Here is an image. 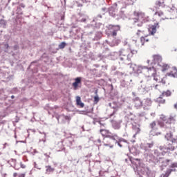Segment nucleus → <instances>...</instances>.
Segmentation results:
<instances>
[{
    "label": "nucleus",
    "mask_w": 177,
    "mask_h": 177,
    "mask_svg": "<svg viewBox=\"0 0 177 177\" xmlns=\"http://www.w3.org/2000/svg\"><path fill=\"white\" fill-rule=\"evenodd\" d=\"M175 117L170 115L167 116L164 114L160 115V120L158 122L160 128H165V129H171L173 132H175V127H171V125L175 123Z\"/></svg>",
    "instance_id": "f257e3e1"
},
{
    "label": "nucleus",
    "mask_w": 177,
    "mask_h": 177,
    "mask_svg": "<svg viewBox=\"0 0 177 177\" xmlns=\"http://www.w3.org/2000/svg\"><path fill=\"white\" fill-rule=\"evenodd\" d=\"M165 8V4L164 3V1H156L153 8V10H155L154 16L157 17L160 21H161V20H165V19H167V17H165V14H164V11L161 10V8Z\"/></svg>",
    "instance_id": "f03ea898"
},
{
    "label": "nucleus",
    "mask_w": 177,
    "mask_h": 177,
    "mask_svg": "<svg viewBox=\"0 0 177 177\" xmlns=\"http://www.w3.org/2000/svg\"><path fill=\"white\" fill-rule=\"evenodd\" d=\"M136 53H138L137 50H131V48H122L119 51L120 59L122 60V62L131 60Z\"/></svg>",
    "instance_id": "7ed1b4c3"
},
{
    "label": "nucleus",
    "mask_w": 177,
    "mask_h": 177,
    "mask_svg": "<svg viewBox=\"0 0 177 177\" xmlns=\"http://www.w3.org/2000/svg\"><path fill=\"white\" fill-rule=\"evenodd\" d=\"M133 16L134 17L133 18V20L134 23H138V21H140L141 23H146V21H147V19H149V17H146L145 12H142L135 11L133 12Z\"/></svg>",
    "instance_id": "20e7f679"
},
{
    "label": "nucleus",
    "mask_w": 177,
    "mask_h": 177,
    "mask_svg": "<svg viewBox=\"0 0 177 177\" xmlns=\"http://www.w3.org/2000/svg\"><path fill=\"white\" fill-rule=\"evenodd\" d=\"M100 132L104 138H109V139H112V140H117V139H118V136L117 134H113L107 129H100Z\"/></svg>",
    "instance_id": "39448f33"
},
{
    "label": "nucleus",
    "mask_w": 177,
    "mask_h": 177,
    "mask_svg": "<svg viewBox=\"0 0 177 177\" xmlns=\"http://www.w3.org/2000/svg\"><path fill=\"white\" fill-rule=\"evenodd\" d=\"M151 68H153V71H145L147 74H145L147 77H153V80L157 82H162V84H165V81L164 80H160V76L156 75V68L154 67H151Z\"/></svg>",
    "instance_id": "423d86ee"
},
{
    "label": "nucleus",
    "mask_w": 177,
    "mask_h": 177,
    "mask_svg": "<svg viewBox=\"0 0 177 177\" xmlns=\"http://www.w3.org/2000/svg\"><path fill=\"white\" fill-rule=\"evenodd\" d=\"M149 128L151 129V134L153 135V136H158V135H161V132L157 131H158V127L156 121L149 124Z\"/></svg>",
    "instance_id": "0eeeda50"
},
{
    "label": "nucleus",
    "mask_w": 177,
    "mask_h": 177,
    "mask_svg": "<svg viewBox=\"0 0 177 177\" xmlns=\"http://www.w3.org/2000/svg\"><path fill=\"white\" fill-rule=\"evenodd\" d=\"M106 27L109 31H112V37H117V32L121 30V26L119 25L109 24Z\"/></svg>",
    "instance_id": "6e6552de"
},
{
    "label": "nucleus",
    "mask_w": 177,
    "mask_h": 177,
    "mask_svg": "<svg viewBox=\"0 0 177 177\" xmlns=\"http://www.w3.org/2000/svg\"><path fill=\"white\" fill-rule=\"evenodd\" d=\"M82 77H78L75 79V82L72 84L74 91H77L79 88H81V81Z\"/></svg>",
    "instance_id": "1a4fd4ad"
},
{
    "label": "nucleus",
    "mask_w": 177,
    "mask_h": 177,
    "mask_svg": "<svg viewBox=\"0 0 177 177\" xmlns=\"http://www.w3.org/2000/svg\"><path fill=\"white\" fill-rule=\"evenodd\" d=\"M160 26L158 25V23L155 24L154 25H152L149 26L148 30L150 35H154L156 32H157V28H159Z\"/></svg>",
    "instance_id": "9d476101"
},
{
    "label": "nucleus",
    "mask_w": 177,
    "mask_h": 177,
    "mask_svg": "<svg viewBox=\"0 0 177 177\" xmlns=\"http://www.w3.org/2000/svg\"><path fill=\"white\" fill-rule=\"evenodd\" d=\"M146 71H154V69L153 68H147L146 66H138L137 70V73L138 74L146 73Z\"/></svg>",
    "instance_id": "9b49d317"
},
{
    "label": "nucleus",
    "mask_w": 177,
    "mask_h": 177,
    "mask_svg": "<svg viewBox=\"0 0 177 177\" xmlns=\"http://www.w3.org/2000/svg\"><path fill=\"white\" fill-rule=\"evenodd\" d=\"M103 145L105 147H109V149L114 147V145L111 143V138L109 140H105L104 138Z\"/></svg>",
    "instance_id": "f8f14e48"
},
{
    "label": "nucleus",
    "mask_w": 177,
    "mask_h": 177,
    "mask_svg": "<svg viewBox=\"0 0 177 177\" xmlns=\"http://www.w3.org/2000/svg\"><path fill=\"white\" fill-rule=\"evenodd\" d=\"M153 62L155 64H158V66H160V63H161V62H162V57H161L160 55H155L153 56Z\"/></svg>",
    "instance_id": "ddd939ff"
},
{
    "label": "nucleus",
    "mask_w": 177,
    "mask_h": 177,
    "mask_svg": "<svg viewBox=\"0 0 177 177\" xmlns=\"http://www.w3.org/2000/svg\"><path fill=\"white\" fill-rule=\"evenodd\" d=\"M133 101L136 107H140L142 106V101H140V98L138 97L133 99Z\"/></svg>",
    "instance_id": "4468645a"
},
{
    "label": "nucleus",
    "mask_w": 177,
    "mask_h": 177,
    "mask_svg": "<svg viewBox=\"0 0 177 177\" xmlns=\"http://www.w3.org/2000/svg\"><path fill=\"white\" fill-rule=\"evenodd\" d=\"M76 104L77 106H80V107H81V109H82L84 107V106H85V104H84V103L81 101V97L77 96L76 97Z\"/></svg>",
    "instance_id": "2eb2a0df"
},
{
    "label": "nucleus",
    "mask_w": 177,
    "mask_h": 177,
    "mask_svg": "<svg viewBox=\"0 0 177 177\" xmlns=\"http://www.w3.org/2000/svg\"><path fill=\"white\" fill-rule=\"evenodd\" d=\"M162 67V71H167L169 68V65L167 64H159Z\"/></svg>",
    "instance_id": "dca6fc26"
},
{
    "label": "nucleus",
    "mask_w": 177,
    "mask_h": 177,
    "mask_svg": "<svg viewBox=\"0 0 177 177\" xmlns=\"http://www.w3.org/2000/svg\"><path fill=\"white\" fill-rule=\"evenodd\" d=\"M170 133H167L165 136V138L167 139V140H171V139H172V132L171 131L174 130H171V129H167Z\"/></svg>",
    "instance_id": "f3484780"
},
{
    "label": "nucleus",
    "mask_w": 177,
    "mask_h": 177,
    "mask_svg": "<svg viewBox=\"0 0 177 177\" xmlns=\"http://www.w3.org/2000/svg\"><path fill=\"white\" fill-rule=\"evenodd\" d=\"M142 45H145V42H149V39L147 37H141L140 38Z\"/></svg>",
    "instance_id": "a211bd4d"
},
{
    "label": "nucleus",
    "mask_w": 177,
    "mask_h": 177,
    "mask_svg": "<svg viewBox=\"0 0 177 177\" xmlns=\"http://www.w3.org/2000/svg\"><path fill=\"white\" fill-rule=\"evenodd\" d=\"M66 45H67V44H66V42L62 41L60 44H59V49H64V48H66Z\"/></svg>",
    "instance_id": "6ab92c4d"
},
{
    "label": "nucleus",
    "mask_w": 177,
    "mask_h": 177,
    "mask_svg": "<svg viewBox=\"0 0 177 177\" xmlns=\"http://www.w3.org/2000/svg\"><path fill=\"white\" fill-rule=\"evenodd\" d=\"M162 95H160L158 99V103H160L161 104H163V103H165V100L162 99V97H161Z\"/></svg>",
    "instance_id": "aec40b11"
},
{
    "label": "nucleus",
    "mask_w": 177,
    "mask_h": 177,
    "mask_svg": "<svg viewBox=\"0 0 177 177\" xmlns=\"http://www.w3.org/2000/svg\"><path fill=\"white\" fill-rule=\"evenodd\" d=\"M162 96H167V97L171 96V91H165V92H163V93H162Z\"/></svg>",
    "instance_id": "412c9836"
},
{
    "label": "nucleus",
    "mask_w": 177,
    "mask_h": 177,
    "mask_svg": "<svg viewBox=\"0 0 177 177\" xmlns=\"http://www.w3.org/2000/svg\"><path fill=\"white\" fill-rule=\"evenodd\" d=\"M46 168L47 172H53V171H55V169L52 168V167L50 166H46Z\"/></svg>",
    "instance_id": "4be33fe9"
},
{
    "label": "nucleus",
    "mask_w": 177,
    "mask_h": 177,
    "mask_svg": "<svg viewBox=\"0 0 177 177\" xmlns=\"http://www.w3.org/2000/svg\"><path fill=\"white\" fill-rule=\"evenodd\" d=\"M13 176L14 177H25L26 174H17V173H14Z\"/></svg>",
    "instance_id": "5701e85b"
},
{
    "label": "nucleus",
    "mask_w": 177,
    "mask_h": 177,
    "mask_svg": "<svg viewBox=\"0 0 177 177\" xmlns=\"http://www.w3.org/2000/svg\"><path fill=\"white\" fill-rule=\"evenodd\" d=\"M167 150H170L171 151H173V150H175V147L172 146V145H169L167 147Z\"/></svg>",
    "instance_id": "b1692460"
},
{
    "label": "nucleus",
    "mask_w": 177,
    "mask_h": 177,
    "mask_svg": "<svg viewBox=\"0 0 177 177\" xmlns=\"http://www.w3.org/2000/svg\"><path fill=\"white\" fill-rule=\"evenodd\" d=\"M172 171L173 170L171 169H167V171H166L167 176H169V175H171V173L172 172Z\"/></svg>",
    "instance_id": "393cba45"
},
{
    "label": "nucleus",
    "mask_w": 177,
    "mask_h": 177,
    "mask_svg": "<svg viewBox=\"0 0 177 177\" xmlns=\"http://www.w3.org/2000/svg\"><path fill=\"white\" fill-rule=\"evenodd\" d=\"M0 24H3V26H6V21L4 19H0Z\"/></svg>",
    "instance_id": "a878e982"
},
{
    "label": "nucleus",
    "mask_w": 177,
    "mask_h": 177,
    "mask_svg": "<svg viewBox=\"0 0 177 177\" xmlns=\"http://www.w3.org/2000/svg\"><path fill=\"white\" fill-rule=\"evenodd\" d=\"M170 168H177V163L176 162L172 163L170 166Z\"/></svg>",
    "instance_id": "bb28decb"
},
{
    "label": "nucleus",
    "mask_w": 177,
    "mask_h": 177,
    "mask_svg": "<svg viewBox=\"0 0 177 177\" xmlns=\"http://www.w3.org/2000/svg\"><path fill=\"white\" fill-rule=\"evenodd\" d=\"M153 143L152 142V143H147V145L148 146V147L149 148V149H151V147H153Z\"/></svg>",
    "instance_id": "cd10ccee"
},
{
    "label": "nucleus",
    "mask_w": 177,
    "mask_h": 177,
    "mask_svg": "<svg viewBox=\"0 0 177 177\" xmlns=\"http://www.w3.org/2000/svg\"><path fill=\"white\" fill-rule=\"evenodd\" d=\"M94 102H96V103H97L99 102V97L98 96H95L94 97Z\"/></svg>",
    "instance_id": "c85d7f7f"
},
{
    "label": "nucleus",
    "mask_w": 177,
    "mask_h": 177,
    "mask_svg": "<svg viewBox=\"0 0 177 177\" xmlns=\"http://www.w3.org/2000/svg\"><path fill=\"white\" fill-rule=\"evenodd\" d=\"M171 142H172V143H177V138H173V139L171 140Z\"/></svg>",
    "instance_id": "c756f323"
},
{
    "label": "nucleus",
    "mask_w": 177,
    "mask_h": 177,
    "mask_svg": "<svg viewBox=\"0 0 177 177\" xmlns=\"http://www.w3.org/2000/svg\"><path fill=\"white\" fill-rule=\"evenodd\" d=\"M139 132H140V129L137 128V131L136 133V135H138V133H139Z\"/></svg>",
    "instance_id": "7c9ffc66"
},
{
    "label": "nucleus",
    "mask_w": 177,
    "mask_h": 177,
    "mask_svg": "<svg viewBox=\"0 0 177 177\" xmlns=\"http://www.w3.org/2000/svg\"><path fill=\"white\" fill-rule=\"evenodd\" d=\"M21 168H23V169L26 168V165L23 163H21Z\"/></svg>",
    "instance_id": "2f4dec72"
},
{
    "label": "nucleus",
    "mask_w": 177,
    "mask_h": 177,
    "mask_svg": "<svg viewBox=\"0 0 177 177\" xmlns=\"http://www.w3.org/2000/svg\"><path fill=\"white\" fill-rule=\"evenodd\" d=\"M140 32H142V31L138 30L137 35H140Z\"/></svg>",
    "instance_id": "473e14b6"
},
{
    "label": "nucleus",
    "mask_w": 177,
    "mask_h": 177,
    "mask_svg": "<svg viewBox=\"0 0 177 177\" xmlns=\"http://www.w3.org/2000/svg\"><path fill=\"white\" fill-rule=\"evenodd\" d=\"M97 142L98 143H102V140H101L100 139H97Z\"/></svg>",
    "instance_id": "72a5a7b5"
},
{
    "label": "nucleus",
    "mask_w": 177,
    "mask_h": 177,
    "mask_svg": "<svg viewBox=\"0 0 177 177\" xmlns=\"http://www.w3.org/2000/svg\"><path fill=\"white\" fill-rule=\"evenodd\" d=\"M57 150L58 151H62L63 150V148H61L60 149H57Z\"/></svg>",
    "instance_id": "f704fd0d"
},
{
    "label": "nucleus",
    "mask_w": 177,
    "mask_h": 177,
    "mask_svg": "<svg viewBox=\"0 0 177 177\" xmlns=\"http://www.w3.org/2000/svg\"><path fill=\"white\" fill-rule=\"evenodd\" d=\"M118 146H120V147H122V145H121L120 142H118Z\"/></svg>",
    "instance_id": "c9c22d12"
},
{
    "label": "nucleus",
    "mask_w": 177,
    "mask_h": 177,
    "mask_svg": "<svg viewBox=\"0 0 177 177\" xmlns=\"http://www.w3.org/2000/svg\"><path fill=\"white\" fill-rule=\"evenodd\" d=\"M147 63L148 64H150V60H147Z\"/></svg>",
    "instance_id": "e433bc0d"
},
{
    "label": "nucleus",
    "mask_w": 177,
    "mask_h": 177,
    "mask_svg": "<svg viewBox=\"0 0 177 177\" xmlns=\"http://www.w3.org/2000/svg\"><path fill=\"white\" fill-rule=\"evenodd\" d=\"M170 161H171V160H169V159L166 160V162H169Z\"/></svg>",
    "instance_id": "4c0bfd02"
},
{
    "label": "nucleus",
    "mask_w": 177,
    "mask_h": 177,
    "mask_svg": "<svg viewBox=\"0 0 177 177\" xmlns=\"http://www.w3.org/2000/svg\"><path fill=\"white\" fill-rule=\"evenodd\" d=\"M175 109H177V104L174 105Z\"/></svg>",
    "instance_id": "58836bf2"
},
{
    "label": "nucleus",
    "mask_w": 177,
    "mask_h": 177,
    "mask_svg": "<svg viewBox=\"0 0 177 177\" xmlns=\"http://www.w3.org/2000/svg\"><path fill=\"white\" fill-rule=\"evenodd\" d=\"M21 8H24V4H21Z\"/></svg>",
    "instance_id": "ea45409f"
},
{
    "label": "nucleus",
    "mask_w": 177,
    "mask_h": 177,
    "mask_svg": "<svg viewBox=\"0 0 177 177\" xmlns=\"http://www.w3.org/2000/svg\"><path fill=\"white\" fill-rule=\"evenodd\" d=\"M12 99H15V96L14 95H12Z\"/></svg>",
    "instance_id": "a19ab883"
},
{
    "label": "nucleus",
    "mask_w": 177,
    "mask_h": 177,
    "mask_svg": "<svg viewBox=\"0 0 177 177\" xmlns=\"http://www.w3.org/2000/svg\"><path fill=\"white\" fill-rule=\"evenodd\" d=\"M157 86H158V85H156L155 86L156 89H157Z\"/></svg>",
    "instance_id": "79ce46f5"
},
{
    "label": "nucleus",
    "mask_w": 177,
    "mask_h": 177,
    "mask_svg": "<svg viewBox=\"0 0 177 177\" xmlns=\"http://www.w3.org/2000/svg\"><path fill=\"white\" fill-rule=\"evenodd\" d=\"M64 17H62V20H64Z\"/></svg>",
    "instance_id": "37998d69"
},
{
    "label": "nucleus",
    "mask_w": 177,
    "mask_h": 177,
    "mask_svg": "<svg viewBox=\"0 0 177 177\" xmlns=\"http://www.w3.org/2000/svg\"><path fill=\"white\" fill-rule=\"evenodd\" d=\"M167 75H169V73H167Z\"/></svg>",
    "instance_id": "c03bdc74"
}]
</instances>
